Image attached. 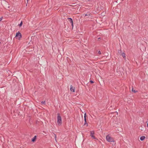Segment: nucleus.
<instances>
[{
	"label": "nucleus",
	"mask_w": 148,
	"mask_h": 148,
	"mask_svg": "<svg viewBox=\"0 0 148 148\" xmlns=\"http://www.w3.org/2000/svg\"><path fill=\"white\" fill-rule=\"evenodd\" d=\"M106 139L109 142H112L114 141L113 138L108 135L106 136Z\"/></svg>",
	"instance_id": "obj_1"
},
{
	"label": "nucleus",
	"mask_w": 148,
	"mask_h": 148,
	"mask_svg": "<svg viewBox=\"0 0 148 148\" xmlns=\"http://www.w3.org/2000/svg\"><path fill=\"white\" fill-rule=\"evenodd\" d=\"M21 34L18 32L16 33L15 37L16 38L19 40L21 38Z\"/></svg>",
	"instance_id": "obj_2"
},
{
	"label": "nucleus",
	"mask_w": 148,
	"mask_h": 148,
	"mask_svg": "<svg viewBox=\"0 0 148 148\" xmlns=\"http://www.w3.org/2000/svg\"><path fill=\"white\" fill-rule=\"evenodd\" d=\"M90 132V136H91L92 138L96 139H97L95 137L94 135L95 134V132L94 131H91Z\"/></svg>",
	"instance_id": "obj_3"
},
{
	"label": "nucleus",
	"mask_w": 148,
	"mask_h": 148,
	"mask_svg": "<svg viewBox=\"0 0 148 148\" xmlns=\"http://www.w3.org/2000/svg\"><path fill=\"white\" fill-rule=\"evenodd\" d=\"M70 90L71 91L74 92L75 91V88L72 86V85L70 86Z\"/></svg>",
	"instance_id": "obj_4"
},
{
	"label": "nucleus",
	"mask_w": 148,
	"mask_h": 148,
	"mask_svg": "<svg viewBox=\"0 0 148 148\" xmlns=\"http://www.w3.org/2000/svg\"><path fill=\"white\" fill-rule=\"evenodd\" d=\"M69 21L72 24V25L73 26V21L72 19L71 18H68Z\"/></svg>",
	"instance_id": "obj_5"
},
{
	"label": "nucleus",
	"mask_w": 148,
	"mask_h": 148,
	"mask_svg": "<svg viewBox=\"0 0 148 148\" xmlns=\"http://www.w3.org/2000/svg\"><path fill=\"white\" fill-rule=\"evenodd\" d=\"M36 139V136H35L32 139V141L34 142L35 141Z\"/></svg>",
	"instance_id": "obj_6"
},
{
	"label": "nucleus",
	"mask_w": 148,
	"mask_h": 148,
	"mask_svg": "<svg viewBox=\"0 0 148 148\" xmlns=\"http://www.w3.org/2000/svg\"><path fill=\"white\" fill-rule=\"evenodd\" d=\"M145 138V136H141L140 137V139L141 140L143 141V140H144Z\"/></svg>",
	"instance_id": "obj_7"
},
{
	"label": "nucleus",
	"mask_w": 148,
	"mask_h": 148,
	"mask_svg": "<svg viewBox=\"0 0 148 148\" xmlns=\"http://www.w3.org/2000/svg\"><path fill=\"white\" fill-rule=\"evenodd\" d=\"M58 124L59 125H61L62 124V121H57Z\"/></svg>",
	"instance_id": "obj_8"
},
{
	"label": "nucleus",
	"mask_w": 148,
	"mask_h": 148,
	"mask_svg": "<svg viewBox=\"0 0 148 148\" xmlns=\"http://www.w3.org/2000/svg\"><path fill=\"white\" fill-rule=\"evenodd\" d=\"M58 120H61V118L60 116L58 115L57 117Z\"/></svg>",
	"instance_id": "obj_9"
},
{
	"label": "nucleus",
	"mask_w": 148,
	"mask_h": 148,
	"mask_svg": "<svg viewBox=\"0 0 148 148\" xmlns=\"http://www.w3.org/2000/svg\"><path fill=\"white\" fill-rule=\"evenodd\" d=\"M87 121H85L84 125H86V127L88 126V123L87 122Z\"/></svg>",
	"instance_id": "obj_10"
},
{
	"label": "nucleus",
	"mask_w": 148,
	"mask_h": 148,
	"mask_svg": "<svg viewBox=\"0 0 148 148\" xmlns=\"http://www.w3.org/2000/svg\"><path fill=\"white\" fill-rule=\"evenodd\" d=\"M84 120H86V113H85L84 114Z\"/></svg>",
	"instance_id": "obj_11"
},
{
	"label": "nucleus",
	"mask_w": 148,
	"mask_h": 148,
	"mask_svg": "<svg viewBox=\"0 0 148 148\" xmlns=\"http://www.w3.org/2000/svg\"><path fill=\"white\" fill-rule=\"evenodd\" d=\"M121 55L123 57V58H124L125 57V53H122Z\"/></svg>",
	"instance_id": "obj_12"
},
{
	"label": "nucleus",
	"mask_w": 148,
	"mask_h": 148,
	"mask_svg": "<svg viewBox=\"0 0 148 148\" xmlns=\"http://www.w3.org/2000/svg\"><path fill=\"white\" fill-rule=\"evenodd\" d=\"M132 90L133 92H137V91L134 90L133 88H132Z\"/></svg>",
	"instance_id": "obj_13"
},
{
	"label": "nucleus",
	"mask_w": 148,
	"mask_h": 148,
	"mask_svg": "<svg viewBox=\"0 0 148 148\" xmlns=\"http://www.w3.org/2000/svg\"><path fill=\"white\" fill-rule=\"evenodd\" d=\"M22 25H23V22H22V21H21V23H20V24L19 25L20 27H21L22 26Z\"/></svg>",
	"instance_id": "obj_14"
},
{
	"label": "nucleus",
	"mask_w": 148,
	"mask_h": 148,
	"mask_svg": "<svg viewBox=\"0 0 148 148\" xmlns=\"http://www.w3.org/2000/svg\"><path fill=\"white\" fill-rule=\"evenodd\" d=\"M41 104L42 105H43V104H45V101H42L41 102Z\"/></svg>",
	"instance_id": "obj_15"
},
{
	"label": "nucleus",
	"mask_w": 148,
	"mask_h": 148,
	"mask_svg": "<svg viewBox=\"0 0 148 148\" xmlns=\"http://www.w3.org/2000/svg\"><path fill=\"white\" fill-rule=\"evenodd\" d=\"M98 53L99 54H101V52L100 51H99L98 52Z\"/></svg>",
	"instance_id": "obj_16"
},
{
	"label": "nucleus",
	"mask_w": 148,
	"mask_h": 148,
	"mask_svg": "<svg viewBox=\"0 0 148 148\" xmlns=\"http://www.w3.org/2000/svg\"><path fill=\"white\" fill-rule=\"evenodd\" d=\"M90 83H92H92H94V82H93V81H90Z\"/></svg>",
	"instance_id": "obj_17"
},
{
	"label": "nucleus",
	"mask_w": 148,
	"mask_h": 148,
	"mask_svg": "<svg viewBox=\"0 0 148 148\" xmlns=\"http://www.w3.org/2000/svg\"><path fill=\"white\" fill-rule=\"evenodd\" d=\"M2 17H1L0 18V21H1L2 20Z\"/></svg>",
	"instance_id": "obj_18"
},
{
	"label": "nucleus",
	"mask_w": 148,
	"mask_h": 148,
	"mask_svg": "<svg viewBox=\"0 0 148 148\" xmlns=\"http://www.w3.org/2000/svg\"><path fill=\"white\" fill-rule=\"evenodd\" d=\"M55 135V139L56 140V135Z\"/></svg>",
	"instance_id": "obj_19"
},
{
	"label": "nucleus",
	"mask_w": 148,
	"mask_h": 148,
	"mask_svg": "<svg viewBox=\"0 0 148 148\" xmlns=\"http://www.w3.org/2000/svg\"><path fill=\"white\" fill-rule=\"evenodd\" d=\"M88 15H87V14H86V15H85V16H88Z\"/></svg>",
	"instance_id": "obj_20"
},
{
	"label": "nucleus",
	"mask_w": 148,
	"mask_h": 148,
	"mask_svg": "<svg viewBox=\"0 0 148 148\" xmlns=\"http://www.w3.org/2000/svg\"><path fill=\"white\" fill-rule=\"evenodd\" d=\"M55 123H56V121H55Z\"/></svg>",
	"instance_id": "obj_21"
},
{
	"label": "nucleus",
	"mask_w": 148,
	"mask_h": 148,
	"mask_svg": "<svg viewBox=\"0 0 148 148\" xmlns=\"http://www.w3.org/2000/svg\"><path fill=\"white\" fill-rule=\"evenodd\" d=\"M147 127H148V123L147 124Z\"/></svg>",
	"instance_id": "obj_22"
},
{
	"label": "nucleus",
	"mask_w": 148,
	"mask_h": 148,
	"mask_svg": "<svg viewBox=\"0 0 148 148\" xmlns=\"http://www.w3.org/2000/svg\"><path fill=\"white\" fill-rule=\"evenodd\" d=\"M28 0H27V1H28Z\"/></svg>",
	"instance_id": "obj_23"
}]
</instances>
